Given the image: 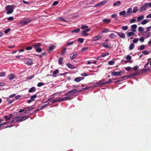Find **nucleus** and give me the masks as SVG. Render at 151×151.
<instances>
[{"mask_svg": "<svg viewBox=\"0 0 151 151\" xmlns=\"http://www.w3.org/2000/svg\"><path fill=\"white\" fill-rule=\"evenodd\" d=\"M88 89V88L86 87L85 88H83L82 89L80 90H78V92H81L83 91L86 90H87Z\"/></svg>", "mask_w": 151, "mask_h": 151, "instance_id": "57", "label": "nucleus"}, {"mask_svg": "<svg viewBox=\"0 0 151 151\" xmlns=\"http://www.w3.org/2000/svg\"><path fill=\"white\" fill-rule=\"evenodd\" d=\"M132 8H129L127 10V12L124 15V17H127L129 16L130 14V13H132Z\"/></svg>", "mask_w": 151, "mask_h": 151, "instance_id": "7", "label": "nucleus"}, {"mask_svg": "<svg viewBox=\"0 0 151 151\" xmlns=\"http://www.w3.org/2000/svg\"><path fill=\"white\" fill-rule=\"evenodd\" d=\"M138 10V8L137 6L134 7L133 9L132 12L135 13Z\"/></svg>", "mask_w": 151, "mask_h": 151, "instance_id": "32", "label": "nucleus"}, {"mask_svg": "<svg viewBox=\"0 0 151 151\" xmlns=\"http://www.w3.org/2000/svg\"><path fill=\"white\" fill-rule=\"evenodd\" d=\"M147 7V4H146V3H145L144 4L142 5L140 8L139 11L143 12L146 10V8Z\"/></svg>", "mask_w": 151, "mask_h": 151, "instance_id": "8", "label": "nucleus"}, {"mask_svg": "<svg viewBox=\"0 0 151 151\" xmlns=\"http://www.w3.org/2000/svg\"><path fill=\"white\" fill-rule=\"evenodd\" d=\"M84 78V77H78L74 79V81H76L77 82H79L81 80L83 79Z\"/></svg>", "mask_w": 151, "mask_h": 151, "instance_id": "18", "label": "nucleus"}, {"mask_svg": "<svg viewBox=\"0 0 151 151\" xmlns=\"http://www.w3.org/2000/svg\"><path fill=\"white\" fill-rule=\"evenodd\" d=\"M108 64L109 65H113L115 63V61L112 60L109 61L108 62Z\"/></svg>", "mask_w": 151, "mask_h": 151, "instance_id": "46", "label": "nucleus"}, {"mask_svg": "<svg viewBox=\"0 0 151 151\" xmlns=\"http://www.w3.org/2000/svg\"><path fill=\"white\" fill-rule=\"evenodd\" d=\"M58 3H59L58 1H55L53 2V3L52 5V6H55L57 5Z\"/></svg>", "mask_w": 151, "mask_h": 151, "instance_id": "61", "label": "nucleus"}, {"mask_svg": "<svg viewBox=\"0 0 151 151\" xmlns=\"http://www.w3.org/2000/svg\"><path fill=\"white\" fill-rule=\"evenodd\" d=\"M109 54V53L108 52H106L105 53H103L101 55V56L102 57H105L106 55H108Z\"/></svg>", "mask_w": 151, "mask_h": 151, "instance_id": "36", "label": "nucleus"}, {"mask_svg": "<svg viewBox=\"0 0 151 151\" xmlns=\"http://www.w3.org/2000/svg\"><path fill=\"white\" fill-rule=\"evenodd\" d=\"M5 73L2 72L0 73V77H4L5 76Z\"/></svg>", "mask_w": 151, "mask_h": 151, "instance_id": "60", "label": "nucleus"}, {"mask_svg": "<svg viewBox=\"0 0 151 151\" xmlns=\"http://www.w3.org/2000/svg\"><path fill=\"white\" fill-rule=\"evenodd\" d=\"M23 61L26 62L27 65H30L32 64V60L31 58H24Z\"/></svg>", "mask_w": 151, "mask_h": 151, "instance_id": "3", "label": "nucleus"}, {"mask_svg": "<svg viewBox=\"0 0 151 151\" xmlns=\"http://www.w3.org/2000/svg\"><path fill=\"white\" fill-rule=\"evenodd\" d=\"M70 55V60H73L77 57V54L76 53L73 52L71 53Z\"/></svg>", "mask_w": 151, "mask_h": 151, "instance_id": "9", "label": "nucleus"}, {"mask_svg": "<svg viewBox=\"0 0 151 151\" xmlns=\"http://www.w3.org/2000/svg\"><path fill=\"white\" fill-rule=\"evenodd\" d=\"M66 51V48H64L62 51L61 53V55H64Z\"/></svg>", "mask_w": 151, "mask_h": 151, "instance_id": "39", "label": "nucleus"}, {"mask_svg": "<svg viewBox=\"0 0 151 151\" xmlns=\"http://www.w3.org/2000/svg\"><path fill=\"white\" fill-rule=\"evenodd\" d=\"M63 58L62 57H60L59 59V64H61L62 63V60H63Z\"/></svg>", "mask_w": 151, "mask_h": 151, "instance_id": "53", "label": "nucleus"}, {"mask_svg": "<svg viewBox=\"0 0 151 151\" xmlns=\"http://www.w3.org/2000/svg\"><path fill=\"white\" fill-rule=\"evenodd\" d=\"M14 76L15 75L14 74L12 73L8 76V77L9 80H12L14 78Z\"/></svg>", "mask_w": 151, "mask_h": 151, "instance_id": "20", "label": "nucleus"}, {"mask_svg": "<svg viewBox=\"0 0 151 151\" xmlns=\"http://www.w3.org/2000/svg\"><path fill=\"white\" fill-rule=\"evenodd\" d=\"M134 44L133 43H132L130 44L129 45V50H131L134 49Z\"/></svg>", "mask_w": 151, "mask_h": 151, "instance_id": "26", "label": "nucleus"}, {"mask_svg": "<svg viewBox=\"0 0 151 151\" xmlns=\"http://www.w3.org/2000/svg\"><path fill=\"white\" fill-rule=\"evenodd\" d=\"M107 2L106 0L102 1L95 5L94 7H96L105 4Z\"/></svg>", "mask_w": 151, "mask_h": 151, "instance_id": "10", "label": "nucleus"}, {"mask_svg": "<svg viewBox=\"0 0 151 151\" xmlns=\"http://www.w3.org/2000/svg\"><path fill=\"white\" fill-rule=\"evenodd\" d=\"M34 108H32V109H30V107H28L26 108L25 109H24L25 110V111H29L31 110L32 109H33Z\"/></svg>", "mask_w": 151, "mask_h": 151, "instance_id": "58", "label": "nucleus"}, {"mask_svg": "<svg viewBox=\"0 0 151 151\" xmlns=\"http://www.w3.org/2000/svg\"><path fill=\"white\" fill-rule=\"evenodd\" d=\"M6 9L7 11L6 14H10L12 13L14 9V7L12 6L7 5L6 6Z\"/></svg>", "mask_w": 151, "mask_h": 151, "instance_id": "1", "label": "nucleus"}, {"mask_svg": "<svg viewBox=\"0 0 151 151\" xmlns=\"http://www.w3.org/2000/svg\"><path fill=\"white\" fill-rule=\"evenodd\" d=\"M121 5V2L120 1H117L116 3H114L113 4V6H119Z\"/></svg>", "mask_w": 151, "mask_h": 151, "instance_id": "21", "label": "nucleus"}, {"mask_svg": "<svg viewBox=\"0 0 151 151\" xmlns=\"http://www.w3.org/2000/svg\"><path fill=\"white\" fill-rule=\"evenodd\" d=\"M137 26L136 24L132 25L131 26V27L132 29H136Z\"/></svg>", "mask_w": 151, "mask_h": 151, "instance_id": "62", "label": "nucleus"}, {"mask_svg": "<svg viewBox=\"0 0 151 151\" xmlns=\"http://www.w3.org/2000/svg\"><path fill=\"white\" fill-rule=\"evenodd\" d=\"M50 99L49 100V101H50L52 103H55L57 102H58V99H55L51 101Z\"/></svg>", "mask_w": 151, "mask_h": 151, "instance_id": "25", "label": "nucleus"}, {"mask_svg": "<svg viewBox=\"0 0 151 151\" xmlns=\"http://www.w3.org/2000/svg\"><path fill=\"white\" fill-rule=\"evenodd\" d=\"M104 80L99 81L98 83H94L93 86L94 87L104 85V82L102 81H104Z\"/></svg>", "mask_w": 151, "mask_h": 151, "instance_id": "5", "label": "nucleus"}, {"mask_svg": "<svg viewBox=\"0 0 151 151\" xmlns=\"http://www.w3.org/2000/svg\"><path fill=\"white\" fill-rule=\"evenodd\" d=\"M70 96H68L67 97H64V100H70L71 98L70 97Z\"/></svg>", "mask_w": 151, "mask_h": 151, "instance_id": "54", "label": "nucleus"}, {"mask_svg": "<svg viewBox=\"0 0 151 151\" xmlns=\"http://www.w3.org/2000/svg\"><path fill=\"white\" fill-rule=\"evenodd\" d=\"M55 47V46H52L49 47V50L50 51H51L54 49Z\"/></svg>", "mask_w": 151, "mask_h": 151, "instance_id": "45", "label": "nucleus"}, {"mask_svg": "<svg viewBox=\"0 0 151 151\" xmlns=\"http://www.w3.org/2000/svg\"><path fill=\"white\" fill-rule=\"evenodd\" d=\"M45 83H43L40 82L37 84V86L39 87H41L42 86L44 85Z\"/></svg>", "mask_w": 151, "mask_h": 151, "instance_id": "40", "label": "nucleus"}, {"mask_svg": "<svg viewBox=\"0 0 151 151\" xmlns=\"http://www.w3.org/2000/svg\"><path fill=\"white\" fill-rule=\"evenodd\" d=\"M81 34L83 36H87L88 35V34L87 33V32H86L84 31H83L82 32Z\"/></svg>", "mask_w": 151, "mask_h": 151, "instance_id": "30", "label": "nucleus"}, {"mask_svg": "<svg viewBox=\"0 0 151 151\" xmlns=\"http://www.w3.org/2000/svg\"><path fill=\"white\" fill-rule=\"evenodd\" d=\"M138 30L139 32H142L144 30V29L142 27H138Z\"/></svg>", "mask_w": 151, "mask_h": 151, "instance_id": "47", "label": "nucleus"}, {"mask_svg": "<svg viewBox=\"0 0 151 151\" xmlns=\"http://www.w3.org/2000/svg\"><path fill=\"white\" fill-rule=\"evenodd\" d=\"M41 43H37L33 44V47L35 48V49L39 47V46L41 45Z\"/></svg>", "mask_w": 151, "mask_h": 151, "instance_id": "17", "label": "nucleus"}, {"mask_svg": "<svg viewBox=\"0 0 151 151\" xmlns=\"http://www.w3.org/2000/svg\"><path fill=\"white\" fill-rule=\"evenodd\" d=\"M73 91H68L67 93H65V94L64 95L65 96H68L69 94H71V92H72Z\"/></svg>", "mask_w": 151, "mask_h": 151, "instance_id": "52", "label": "nucleus"}, {"mask_svg": "<svg viewBox=\"0 0 151 151\" xmlns=\"http://www.w3.org/2000/svg\"><path fill=\"white\" fill-rule=\"evenodd\" d=\"M101 38V37L99 35H98L93 37V40L96 41L98 40L99 38Z\"/></svg>", "mask_w": 151, "mask_h": 151, "instance_id": "22", "label": "nucleus"}, {"mask_svg": "<svg viewBox=\"0 0 151 151\" xmlns=\"http://www.w3.org/2000/svg\"><path fill=\"white\" fill-rule=\"evenodd\" d=\"M71 91H73L71 92V94L72 96H73L74 94L75 93H78V90L77 89H74L73 90H71Z\"/></svg>", "mask_w": 151, "mask_h": 151, "instance_id": "24", "label": "nucleus"}, {"mask_svg": "<svg viewBox=\"0 0 151 151\" xmlns=\"http://www.w3.org/2000/svg\"><path fill=\"white\" fill-rule=\"evenodd\" d=\"M144 18V17L143 16H139L137 18V19L138 21H140L142 19Z\"/></svg>", "mask_w": 151, "mask_h": 151, "instance_id": "35", "label": "nucleus"}, {"mask_svg": "<svg viewBox=\"0 0 151 151\" xmlns=\"http://www.w3.org/2000/svg\"><path fill=\"white\" fill-rule=\"evenodd\" d=\"M139 39L138 38H134L133 40V42L134 43H136L138 41Z\"/></svg>", "mask_w": 151, "mask_h": 151, "instance_id": "49", "label": "nucleus"}, {"mask_svg": "<svg viewBox=\"0 0 151 151\" xmlns=\"http://www.w3.org/2000/svg\"><path fill=\"white\" fill-rule=\"evenodd\" d=\"M12 116L13 114H10L9 116H5L4 117V118L6 120L8 121L11 119Z\"/></svg>", "mask_w": 151, "mask_h": 151, "instance_id": "14", "label": "nucleus"}, {"mask_svg": "<svg viewBox=\"0 0 151 151\" xmlns=\"http://www.w3.org/2000/svg\"><path fill=\"white\" fill-rule=\"evenodd\" d=\"M80 31V29L79 28H77V29H75L74 30H72L71 31L72 33H73L74 32L76 33H78Z\"/></svg>", "mask_w": 151, "mask_h": 151, "instance_id": "33", "label": "nucleus"}, {"mask_svg": "<svg viewBox=\"0 0 151 151\" xmlns=\"http://www.w3.org/2000/svg\"><path fill=\"white\" fill-rule=\"evenodd\" d=\"M84 40V39L82 38H79L78 40V41L81 43L83 42Z\"/></svg>", "mask_w": 151, "mask_h": 151, "instance_id": "43", "label": "nucleus"}, {"mask_svg": "<svg viewBox=\"0 0 151 151\" xmlns=\"http://www.w3.org/2000/svg\"><path fill=\"white\" fill-rule=\"evenodd\" d=\"M116 36L114 33L110 34L109 36V38L111 39H114L116 38Z\"/></svg>", "mask_w": 151, "mask_h": 151, "instance_id": "23", "label": "nucleus"}, {"mask_svg": "<svg viewBox=\"0 0 151 151\" xmlns=\"http://www.w3.org/2000/svg\"><path fill=\"white\" fill-rule=\"evenodd\" d=\"M21 118L22 119V120L23 121L26 120L27 119L29 118V116H27L26 115H25L21 117Z\"/></svg>", "mask_w": 151, "mask_h": 151, "instance_id": "28", "label": "nucleus"}, {"mask_svg": "<svg viewBox=\"0 0 151 151\" xmlns=\"http://www.w3.org/2000/svg\"><path fill=\"white\" fill-rule=\"evenodd\" d=\"M111 21L110 19H103L102 20L104 24H108L111 22Z\"/></svg>", "mask_w": 151, "mask_h": 151, "instance_id": "12", "label": "nucleus"}, {"mask_svg": "<svg viewBox=\"0 0 151 151\" xmlns=\"http://www.w3.org/2000/svg\"><path fill=\"white\" fill-rule=\"evenodd\" d=\"M66 65L69 68L71 69H74L76 68L75 66L71 64L70 63H68L66 64Z\"/></svg>", "mask_w": 151, "mask_h": 151, "instance_id": "16", "label": "nucleus"}, {"mask_svg": "<svg viewBox=\"0 0 151 151\" xmlns=\"http://www.w3.org/2000/svg\"><path fill=\"white\" fill-rule=\"evenodd\" d=\"M114 32L117 34L119 37L122 39H124L125 37V34L124 33H122V32H115L114 31H111V32Z\"/></svg>", "mask_w": 151, "mask_h": 151, "instance_id": "6", "label": "nucleus"}, {"mask_svg": "<svg viewBox=\"0 0 151 151\" xmlns=\"http://www.w3.org/2000/svg\"><path fill=\"white\" fill-rule=\"evenodd\" d=\"M109 31H110L109 30V29H108L106 28H105L103 29V31H102V33H106V32H109Z\"/></svg>", "mask_w": 151, "mask_h": 151, "instance_id": "34", "label": "nucleus"}, {"mask_svg": "<svg viewBox=\"0 0 151 151\" xmlns=\"http://www.w3.org/2000/svg\"><path fill=\"white\" fill-rule=\"evenodd\" d=\"M36 51L37 52H41L42 51V50L41 48H40L39 47L35 49Z\"/></svg>", "mask_w": 151, "mask_h": 151, "instance_id": "38", "label": "nucleus"}, {"mask_svg": "<svg viewBox=\"0 0 151 151\" xmlns=\"http://www.w3.org/2000/svg\"><path fill=\"white\" fill-rule=\"evenodd\" d=\"M126 34L127 35V37H130L134 34V33L133 32H127L126 33Z\"/></svg>", "mask_w": 151, "mask_h": 151, "instance_id": "13", "label": "nucleus"}, {"mask_svg": "<svg viewBox=\"0 0 151 151\" xmlns=\"http://www.w3.org/2000/svg\"><path fill=\"white\" fill-rule=\"evenodd\" d=\"M145 49V46L144 45H142L140 46V47L138 48L139 50H142Z\"/></svg>", "mask_w": 151, "mask_h": 151, "instance_id": "27", "label": "nucleus"}, {"mask_svg": "<svg viewBox=\"0 0 151 151\" xmlns=\"http://www.w3.org/2000/svg\"><path fill=\"white\" fill-rule=\"evenodd\" d=\"M37 95L36 94H35L32 96L31 97L30 99L32 100H35L34 99L36 98L37 97Z\"/></svg>", "mask_w": 151, "mask_h": 151, "instance_id": "41", "label": "nucleus"}, {"mask_svg": "<svg viewBox=\"0 0 151 151\" xmlns=\"http://www.w3.org/2000/svg\"><path fill=\"white\" fill-rule=\"evenodd\" d=\"M34 77V75H31V76H28L27 78V80H30V79H31L33 78Z\"/></svg>", "mask_w": 151, "mask_h": 151, "instance_id": "56", "label": "nucleus"}, {"mask_svg": "<svg viewBox=\"0 0 151 151\" xmlns=\"http://www.w3.org/2000/svg\"><path fill=\"white\" fill-rule=\"evenodd\" d=\"M121 28L124 30L125 31L128 29V27L127 26H122Z\"/></svg>", "mask_w": 151, "mask_h": 151, "instance_id": "42", "label": "nucleus"}, {"mask_svg": "<svg viewBox=\"0 0 151 151\" xmlns=\"http://www.w3.org/2000/svg\"><path fill=\"white\" fill-rule=\"evenodd\" d=\"M124 71H120L119 72L113 71L111 73V74L112 76H120L122 73H124Z\"/></svg>", "mask_w": 151, "mask_h": 151, "instance_id": "4", "label": "nucleus"}, {"mask_svg": "<svg viewBox=\"0 0 151 151\" xmlns=\"http://www.w3.org/2000/svg\"><path fill=\"white\" fill-rule=\"evenodd\" d=\"M36 90V88L33 87L31 88L28 91V92L29 93H32L33 92H35Z\"/></svg>", "mask_w": 151, "mask_h": 151, "instance_id": "19", "label": "nucleus"}, {"mask_svg": "<svg viewBox=\"0 0 151 151\" xmlns=\"http://www.w3.org/2000/svg\"><path fill=\"white\" fill-rule=\"evenodd\" d=\"M58 73L59 70L58 69H56L53 71V75H54L56 74H58Z\"/></svg>", "mask_w": 151, "mask_h": 151, "instance_id": "48", "label": "nucleus"}, {"mask_svg": "<svg viewBox=\"0 0 151 151\" xmlns=\"http://www.w3.org/2000/svg\"><path fill=\"white\" fill-rule=\"evenodd\" d=\"M103 46L106 48H108L109 47V45H107L106 43L104 42L103 43Z\"/></svg>", "mask_w": 151, "mask_h": 151, "instance_id": "50", "label": "nucleus"}, {"mask_svg": "<svg viewBox=\"0 0 151 151\" xmlns=\"http://www.w3.org/2000/svg\"><path fill=\"white\" fill-rule=\"evenodd\" d=\"M74 42H75V41H72V42H68L67 43L66 45L67 46H69L70 45H72L74 43Z\"/></svg>", "mask_w": 151, "mask_h": 151, "instance_id": "44", "label": "nucleus"}, {"mask_svg": "<svg viewBox=\"0 0 151 151\" xmlns=\"http://www.w3.org/2000/svg\"><path fill=\"white\" fill-rule=\"evenodd\" d=\"M60 19L62 21H63L65 22H68L70 21V20L69 19H67L66 20H65V19H64L62 17H59Z\"/></svg>", "mask_w": 151, "mask_h": 151, "instance_id": "29", "label": "nucleus"}, {"mask_svg": "<svg viewBox=\"0 0 151 151\" xmlns=\"http://www.w3.org/2000/svg\"><path fill=\"white\" fill-rule=\"evenodd\" d=\"M9 123V122H6L4 123H2L0 124V128H6L5 127L7 126V125Z\"/></svg>", "mask_w": 151, "mask_h": 151, "instance_id": "15", "label": "nucleus"}, {"mask_svg": "<svg viewBox=\"0 0 151 151\" xmlns=\"http://www.w3.org/2000/svg\"><path fill=\"white\" fill-rule=\"evenodd\" d=\"M32 20H33L32 19L27 18L21 22V23L22 25H26L31 22Z\"/></svg>", "mask_w": 151, "mask_h": 151, "instance_id": "2", "label": "nucleus"}, {"mask_svg": "<svg viewBox=\"0 0 151 151\" xmlns=\"http://www.w3.org/2000/svg\"><path fill=\"white\" fill-rule=\"evenodd\" d=\"M132 58L129 55H128L126 57V59L127 60H130Z\"/></svg>", "mask_w": 151, "mask_h": 151, "instance_id": "63", "label": "nucleus"}, {"mask_svg": "<svg viewBox=\"0 0 151 151\" xmlns=\"http://www.w3.org/2000/svg\"><path fill=\"white\" fill-rule=\"evenodd\" d=\"M48 104H49V103H48L47 104H45V105H43L42 106V107L40 109V110H42V109L45 108H46V107H47V106L48 105Z\"/></svg>", "mask_w": 151, "mask_h": 151, "instance_id": "59", "label": "nucleus"}, {"mask_svg": "<svg viewBox=\"0 0 151 151\" xmlns=\"http://www.w3.org/2000/svg\"><path fill=\"white\" fill-rule=\"evenodd\" d=\"M150 32L148 33L147 31H145L144 32L142 35H143V36L145 37V38H147L150 37Z\"/></svg>", "mask_w": 151, "mask_h": 151, "instance_id": "11", "label": "nucleus"}, {"mask_svg": "<svg viewBox=\"0 0 151 151\" xmlns=\"http://www.w3.org/2000/svg\"><path fill=\"white\" fill-rule=\"evenodd\" d=\"M11 30V29L10 28H8L7 29L5 30L4 31V32L5 34H7Z\"/></svg>", "mask_w": 151, "mask_h": 151, "instance_id": "55", "label": "nucleus"}, {"mask_svg": "<svg viewBox=\"0 0 151 151\" xmlns=\"http://www.w3.org/2000/svg\"><path fill=\"white\" fill-rule=\"evenodd\" d=\"M147 32H148L151 29V26L148 27L146 28Z\"/></svg>", "mask_w": 151, "mask_h": 151, "instance_id": "64", "label": "nucleus"}, {"mask_svg": "<svg viewBox=\"0 0 151 151\" xmlns=\"http://www.w3.org/2000/svg\"><path fill=\"white\" fill-rule=\"evenodd\" d=\"M126 13V11L124 10L123 11H121L119 13V15L120 16H124L125 14Z\"/></svg>", "mask_w": 151, "mask_h": 151, "instance_id": "31", "label": "nucleus"}, {"mask_svg": "<svg viewBox=\"0 0 151 151\" xmlns=\"http://www.w3.org/2000/svg\"><path fill=\"white\" fill-rule=\"evenodd\" d=\"M88 26L87 25H82V26L81 27V28L82 29H84L87 28H88Z\"/></svg>", "mask_w": 151, "mask_h": 151, "instance_id": "51", "label": "nucleus"}, {"mask_svg": "<svg viewBox=\"0 0 151 151\" xmlns=\"http://www.w3.org/2000/svg\"><path fill=\"white\" fill-rule=\"evenodd\" d=\"M148 22V20L147 19H145L143 20L141 22V24H145L146 23H147Z\"/></svg>", "mask_w": 151, "mask_h": 151, "instance_id": "37", "label": "nucleus"}]
</instances>
